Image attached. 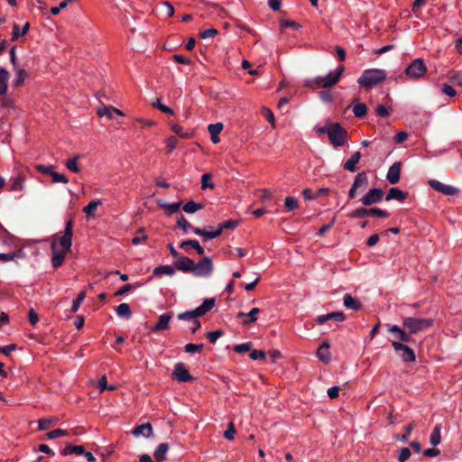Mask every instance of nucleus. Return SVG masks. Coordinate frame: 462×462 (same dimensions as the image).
Segmentation results:
<instances>
[{
    "label": "nucleus",
    "instance_id": "49",
    "mask_svg": "<svg viewBox=\"0 0 462 462\" xmlns=\"http://www.w3.org/2000/svg\"><path fill=\"white\" fill-rule=\"evenodd\" d=\"M202 348H203L202 344L189 343L185 346V352L193 354V353L200 351Z\"/></svg>",
    "mask_w": 462,
    "mask_h": 462
},
{
    "label": "nucleus",
    "instance_id": "16",
    "mask_svg": "<svg viewBox=\"0 0 462 462\" xmlns=\"http://www.w3.org/2000/svg\"><path fill=\"white\" fill-rule=\"evenodd\" d=\"M402 163L394 162L388 170L386 179L391 184H396L400 180Z\"/></svg>",
    "mask_w": 462,
    "mask_h": 462
},
{
    "label": "nucleus",
    "instance_id": "23",
    "mask_svg": "<svg viewBox=\"0 0 462 462\" xmlns=\"http://www.w3.org/2000/svg\"><path fill=\"white\" fill-rule=\"evenodd\" d=\"M343 303L346 308L353 310H359L362 308L361 302L347 293L344 295Z\"/></svg>",
    "mask_w": 462,
    "mask_h": 462
},
{
    "label": "nucleus",
    "instance_id": "59",
    "mask_svg": "<svg viewBox=\"0 0 462 462\" xmlns=\"http://www.w3.org/2000/svg\"><path fill=\"white\" fill-rule=\"evenodd\" d=\"M217 33V31L216 29L210 28V29L202 31L200 32V37L202 39L213 38L216 36Z\"/></svg>",
    "mask_w": 462,
    "mask_h": 462
},
{
    "label": "nucleus",
    "instance_id": "50",
    "mask_svg": "<svg viewBox=\"0 0 462 462\" xmlns=\"http://www.w3.org/2000/svg\"><path fill=\"white\" fill-rule=\"evenodd\" d=\"M411 457V450L408 448H402L398 456L399 462H405Z\"/></svg>",
    "mask_w": 462,
    "mask_h": 462
},
{
    "label": "nucleus",
    "instance_id": "47",
    "mask_svg": "<svg viewBox=\"0 0 462 462\" xmlns=\"http://www.w3.org/2000/svg\"><path fill=\"white\" fill-rule=\"evenodd\" d=\"M413 430V424H409L405 427L406 435H396L395 439L406 443L408 441L409 436L411 435Z\"/></svg>",
    "mask_w": 462,
    "mask_h": 462
},
{
    "label": "nucleus",
    "instance_id": "19",
    "mask_svg": "<svg viewBox=\"0 0 462 462\" xmlns=\"http://www.w3.org/2000/svg\"><path fill=\"white\" fill-rule=\"evenodd\" d=\"M318 358L324 364H328L331 360V355L329 352V344L323 342L317 350Z\"/></svg>",
    "mask_w": 462,
    "mask_h": 462
},
{
    "label": "nucleus",
    "instance_id": "9",
    "mask_svg": "<svg viewBox=\"0 0 462 462\" xmlns=\"http://www.w3.org/2000/svg\"><path fill=\"white\" fill-rule=\"evenodd\" d=\"M392 346L395 352L400 353L403 362H413L415 360L414 351L410 346L396 340H392Z\"/></svg>",
    "mask_w": 462,
    "mask_h": 462
},
{
    "label": "nucleus",
    "instance_id": "28",
    "mask_svg": "<svg viewBox=\"0 0 462 462\" xmlns=\"http://www.w3.org/2000/svg\"><path fill=\"white\" fill-rule=\"evenodd\" d=\"M83 446H72L71 444H67L65 448L60 451V454L63 456L77 454L82 455L84 453Z\"/></svg>",
    "mask_w": 462,
    "mask_h": 462
},
{
    "label": "nucleus",
    "instance_id": "46",
    "mask_svg": "<svg viewBox=\"0 0 462 462\" xmlns=\"http://www.w3.org/2000/svg\"><path fill=\"white\" fill-rule=\"evenodd\" d=\"M285 207L288 211L294 210L298 208V200L292 197H287L284 201Z\"/></svg>",
    "mask_w": 462,
    "mask_h": 462
},
{
    "label": "nucleus",
    "instance_id": "30",
    "mask_svg": "<svg viewBox=\"0 0 462 462\" xmlns=\"http://www.w3.org/2000/svg\"><path fill=\"white\" fill-rule=\"evenodd\" d=\"M169 450V445L167 443H161L154 451V457L158 462H162L165 459V456Z\"/></svg>",
    "mask_w": 462,
    "mask_h": 462
},
{
    "label": "nucleus",
    "instance_id": "51",
    "mask_svg": "<svg viewBox=\"0 0 462 462\" xmlns=\"http://www.w3.org/2000/svg\"><path fill=\"white\" fill-rule=\"evenodd\" d=\"M178 140L175 136H170L166 140L168 152H171L177 147Z\"/></svg>",
    "mask_w": 462,
    "mask_h": 462
},
{
    "label": "nucleus",
    "instance_id": "54",
    "mask_svg": "<svg viewBox=\"0 0 462 462\" xmlns=\"http://www.w3.org/2000/svg\"><path fill=\"white\" fill-rule=\"evenodd\" d=\"M51 178H52V181L55 183H57V182L68 183L69 182L68 178L64 174H61V173H59L56 171H54L52 173Z\"/></svg>",
    "mask_w": 462,
    "mask_h": 462
},
{
    "label": "nucleus",
    "instance_id": "14",
    "mask_svg": "<svg viewBox=\"0 0 462 462\" xmlns=\"http://www.w3.org/2000/svg\"><path fill=\"white\" fill-rule=\"evenodd\" d=\"M194 234L199 236L203 238L204 241L214 239L221 235V228H214L213 226H208V229L202 230L200 228H193Z\"/></svg>",
    "mask_w": 462,
    "mask_h": 462
},
{
    "label": "nucleus",
    "instance_id": "55",
    "mask_svg": "<svg viewBox=\"0 0 462 462\" xmlns=\"http://www.w3.org/2000/svg\"><path fill=\"white\" fill-rule=\"evenodd\" d=\"M267 354L262 350H254L250 353V358L252 360L264 359Z\"/></svg>",
    "mask_w": 462,
    "mask_h": 462
},
{
    "label": "nucleus",
    "instance_id": "56",
    "mask_svg": "<svg viewBox=\"0 0 462 462\" xmlns=\"http://www.w3.org/2000/svg\"><path fill=\"white\" fill-rule=\"evenodd\" d=\"M37 170L42 172V174H48V175H52V173L54 172L53 171V166L52 165H38L37 167Z\"/></svg>",
    "mask_w": 462,
    "mask_h": 462
},
{
    "label": "nucleus",
    "instance_id": "6",
    "mask_svg": "<svg viewBox=\"0 0 462 462\" xmlns=\"http://www.w3.org/2000/svg\"><path fill=\"white\" fill-rule=\"evenodd\" d=\"M214 271V264L210 257L204 256L198 263H193L191 274L200 278H209Z\"/></svg>",
    "mask_w": 462,
    "mask_h": 462
},
{
    "label": "nucleus",
    "instance_id": "17",
    "mask_svg": "<svg viewBox=\"0 0 462 462\" xmlns=\"http://www.w3.org/2000/svg\"><path fill=\"white\" fill-rule=\"evenodd\" d=\"M194 261L186 256H180L174 263V266L184 273L192 272Z\"/></svg>",
    "mask_w": 462,
    "mask_h": 462
},
{
    "label": "nucleus",
    "instance_id": "45",
    "mask_svg": "<svg viewBox=\"0 0 462 462\" xmlns=\"http://www.w3.org/2000/svg\"><path fill=\"white\" fill-rule=\"evenodd\" d=\"M86 298V292L85 291H81L79 295H78V298L73 301L72 303V307H71V311L72 312H77L80 304L83 302V300H85Z\"/></svg>",
    "mask_w": 462,
    "mask_h": 462
},
{
    "label": "nucleus",
    "instance_id": "11",
    "mask_svg": "<svg viewBox=\"0 0 462 462\" xmlns=\"http://www.w3.org/2000/svg\"><path fill=\"white\" fill-rule=\"evenodd\" d=\"M172 378L179 382H189L192 380V376L182 363H177L174 365Z\"/></svg>",
    "mask_w": 462,
    "mask_h": 462
},
{
    "label": "nucleus",
    "instance_id": "22",
    "mask_svg": "<svg viewBox=\"0 0 462 462\" xmlns=\"http://www.w3.org/2000/svg\"><path fill=\"white\" fill-rule=\"evenodd\" d=\"M208 130L210 134L211 141L213 142V143H218L220 142L218 134L223 130V124H211L208 126Z\"/></svg>",
    "mask_w": 462,
    "mask_h": 462
},
{
    "label": "nucleus",
    "instance_id": "15",
    "mask_svg": "<svg viewBox=\"0 0 462 462\" xmlns=\"http://www.w3.org/2000/svg\"><path fill=\"white\" fill-rule=\"evenodd\" d=\"M172 313H163L159 316L158 322L151 328V332L157 333L168 328Z\"/></svg>",
    "mask_w": 462,
    "mask_h": 462
},
{
    "label": "nucleus",
    "instance_id": "8",
    "mask_svg": "<svg viewBox=\"0 0 462 462\" xmlns=\"http://www.w3.org/2000/svg\"><path fill=\"white\" fill-rule=\"evenodd\" d=\"M426 72L427 67L421 59L414 60L405 69V74L411 79L422 78Z\"/></svg>",
    "mask_w": 462,
    "mask_h": 462
},
{
    "label": "nucleus",
    "instance_id": "35",
    "mask_svg": "<svg viewBox=\"0 0 462 462\" xmlns=\"http://www.w3.org/2000/svg\"><path fill=\"white\" fill-rule=\"evenodd\" d=\"M441 427L440 425H436L430 434V442L432 446H438L441 441Z\"/></svg>",
    "mask_w": 462,
    "mask_h": 462
},
{
    "label": "nucleus",
    "instance_id": "3",
    "mask_svg": "<svg viewBox=\"0 0 462 462\" xmlns=\"http://www.w3.org/2000/svg\"><path fill=\"white\" fill-rule=\"evenodd\" d=\"M386 77L387 74L383 69H369L363 72V74L357 79V83L360 85V87L368 89L383 82Z\"/></svg>",
    "mask_w": 462,
    "mask_h": 462
},
{
    "label": "nucleus",
    "instance_id": "2",
    "mask_svg": "<svg viewBox=\"0 0 462 462\" xmlns=\"http://www.w3.org/2000/svg\"><path fill=\"white\" fill-rule=\"evenodd\" d=\"M316 131L327 134L334 148L343 146L348 139L347 131L338 123H327L323 126H317Z\"/></svg>",
    "mask_w": 462,
    "mask_h": 462
},
{
    "label": "nucleus",
    "instance_id": "53",
    "mask_svg": "<svg viewBox=\"0 0 462 462\" xmlns=\"http://www.w3.org/2000/svg\"><path fill=\"white\" fill-rule=\"evenodd\" d=\"M171 130L177 135H179L180 137H182V138H188L189 137V134L184 132L183 128L180 125H177V124L171 125Z\"/></svg>",
    "mask_w": 462,
    "mask_h": 462
},
{
    "label": "nucleus",
    "instance_id": "37",
    "mask_svg": "<svg viewBox=\"0 0 462 462\" xmlns=\"http://www.w3.org/2000/svg\"><path fill=\"white\" fill-rule=\"evenodd\" d=\"M101 204L100 200H92L83 208V212L88 216H93L97 208V207Z\"/></svg>",
    "mask_w": 462,
    "mask_h": 462
},
{
    "label": "nucleus",
    "instance_id": "57",
    "mask_svg": "<svg viewBox=\"0 0 462 462\" xmlns=\"http://www.w3.org/2000/svg\"><path fill=\"white\" fill-rule=\"evenodd\" d=\"M236 434V429L233 424V422H229L227 430L225 431L224 436L226 439L231 440L234 439V436Z\"/></svg>",
    "mask_w": 462,
    "mask_h": 462
},
{
    "label": "nucleus",
    "instance_id": "27",
    "mask_svg": "<svg viewBox=\"0 0 462 462\" xmlns=\"http://www.w3.org/2000/svg\"><path fill=\"white\" fill-rule=\"evenodd\" d=\"M8 79L9 72L4 68H0V96L6 93L8 88Z\"/></svg>",
    "mask_w": 462,
    "mask_h": 462
},
{
    "label": "nucleus",
    "instance_id": "60",
    "mask_svg": "<svg viewBox=\"0 0 462 462\" xmlns=\"http://www.w3.org/2000/svg\"><path fill=\"white\" fill-rule=\"evenodd\" d=\"M222 335L221 330H215L208 333V338L211 343H215Z\"/></svg>",
    "mask_w": 462,
    "mask_h": 462
},
{
    "label": "nucleus",
    "instance_id": "25",
    "mask_svg": "<svg viewBox=\"0 0 462 462\" xmlns=\"http://www.w3.org/2000/svg\"><path fill=\"white\" fill-rule=\"evenodd\" d=\"M188 246H190L192 247V249H195L199 255H203L205 253L204 248L197 240H185L182 241L180 245V247L186 251Z\"/></svg>",
    "mask_w": 462,
    "mask_h": 462
},
{
    "label": "nucleus",
    "instance_id": "40",
    "mask_svg": "<svg viewBox=\"0 0 462 462\" xmlns=\"http://www.w3.org/2000/svg\"><path fill=\"white\" fill-rule=\"evenodd\" d=\"M177 226L180 227L185 233H188L189 230L193 231V226L191 224L183 217L180 216L177 220Z\"/></svg>",
    "mask_w": 462,
    "mask_h": 462
},
{
    "label": "nucleus",
    "instance_id": "36",
    "mask_svg": "<svg viewBox=\"0 0 462 462\" xmlns=\"http://www.w3.org/2000/svg\"><path fill=\"white\" fill-rule=\"evenodd\" d=\"M204 208L203 204L196 203L194 201H189L183 206V210L186 213L192 214L196 211L202 209Z\"/></svg>",
    "mask_w": 462,
    "mask_h": 462
},
{
    "label": "nucleus",
    "instance_id": "20",
    "mask_svg": "<svg viewBox=\"0 0 462 462\" xmlns=\"http://www.w3.org/2000/svg\"><path fill=\"white\" fill-rule=\"evenodd\" d=\"M152 425L150 423L141 424V425L137 426L133 430V434L135 437L148 438V437H150L152 435Z\"/></svg>",
    "mask_w": 462,
    "mask_h": 462
},
{
    "label": "nucleus",
    "instance_id": "33",
    "mask_svg": "<svg viewBox=\"0 0 462 462\" xmlns=\"http://www.w3.org/2000/svg\"><path fill=\"white\" fill-rule=\"evenodd\" d=\"M116 312L121 318L129 319L132 315L130 306L127 303L119 304L116 309Z\"/></svg>",
    "mask_w": 462,
    "mask_h": 462
},
{
    "label": "nucleus",
    "instance_id": "39",
    "mask_svg": "<svg viewBox=\"0 0 462 462\" xmlns=\"http://www.w3.org/2000/svg\"><path fill=\"white\" fill-rule=\"evenodd\" d=\"M79 156H74L69 160L66 161L65 166L67 169L72 172H79L80 171V168L78 164Z\"/></svg>",
    "mask_w": 462,
    "mask_h": 462
},
{
    "label": "nucleus",
    "instance_id": "12",
    "mask_svg": "<svg viewBox=\"0 0 462 462\" xmlns=\"http://www.w3.org/2000/svg\"><path fill=\"white\" fill-rule=\"evenodd\" d=\"M429 185L435 190L448 196H453L457 191V189L455 187L442 183L436 180H429Z\"/></svg>",
    "mask_w": 462,
    "mask_h": 462
},
{
    "label": "nucleus",
    "instance_id": "44",
    "mask_svg": "<svg viewBox=\"0 0 462 462\" xmlns=\"http://www.w3.org/2000/svg\"><path fill=\"white\" fill-rule=\"evenodd\" d=\"M152 106L159 109L160 111L165 113V114H169V115H173L174 112L171 108H170L169 106L163 105L162 103H161L160 99H157L156 101H154L152 103Z\"/></svg>",
    "mask_w": 462,
    "mask_h": 462
},
{
    "label": "nucleus",
    "instance_id": "64",
    "mask_svg": "<svg viewBox=\"0 0 462 462\" xmlns=\"http://www.w3.org/2000/svg\"><path fill=\"white\" fill-rule=\"evenodd\" d=\"M450 80L454 84L462 87V73H455L450 77Z\"/></svg>",
    "mask_w": 462,
    "mask_h": 462
},
{
    "label": "nucleus",
    "instance_id": "32",
    "mask_svg": "<svg viewBox=\"0 0 462 462\" xmlns=\"http://www.w3.org/2000/svg\"><path fill=\"white\" fill-rule=\"evenodd\" d=\"M115 106H103L99 107L97 111V114L99 117L106 116L108 119H112L114 117Z\"/></svg>",
    "mask_w": 462,
    "mask_h": 462
},
{
    "label": "nucleus",
    "instance_id": "4",
    "mask_svg": "<svg viewBox=\"0 0 462 462\" xmlns=\"http://www.w3.org/2000/svg\"><path fill=\"white\" fill-rule=\"evenodd\" d=\"M402 324L403 327L408 329V333L411 336L431 327L433 324V319L407 317L403 319Z\"/></svg>",
    "mask_w": 462,
    "mask_h": 462
},
{
    "label": "nucleus",
    "instance_id": "5",
    "mask_svg": "<svg viewBox=\"0 0 462 462\" xmlns=\"http://www.w3.org/2000/svg\"><path fill=\"white\" fill-rule=\"evenodd\" d=\"M215 306L214 299H206L203 303L197 307L196 309L186 311L183 313H180L178 315L179 319H188V320H197L198 317L205 315L208 311H209Z\"/></svg>",
    "mask_w": 462,
    "mask_h": 462
},
{
    "label": "nucleus",
    "instance_id": "13",
    "mask_svg": "<svg viewBox=\"0 0 462 462\" xmlns=\"http://www.w3.org/2000/svg\"><path fill=\"white\" fill-rule=\"evenodd\" d=\"M388 332L391 333L396 341H399L401 343L402 342H410L411 341V336L408 332H406L404 329L400 328L397 325H387Z\"/></svg>",
    "mask_w": 462,
    "mask_h": 462
},
{
    "label": "nucleus",
    "instance_id": "52",
    "mask_svg": "<svg viewBox=\"0 0 462 462\" xmlns=\"http://www.w3.org/2000/svg\"><path fill=\"white\" fill-rule=\"evenodd\" d=\"M370 216L384 218V217H389V213L385 210L374 208H370Z\"/></svg>",
    "mask_w": 462,
    "mask_h": 462
},
{
    "label": "nucleus",
    "instance_id": "34",
    "mask_svg": "<svg viewBox=\"0 0 462 462\" xmlns=\"http://www.w3.org/2000/svg\"><path fill=\"white\" fill-rule=\"evenodd\" d=\"M14 69L15 71V79H14V85L15 87H18L24 82L27 77V72L23 69L18 67H14Z\"/></svg>",
    "mask_w": 462,
    "mask_h": 462
},
{
    "label": "nucleus",
    "instance_id": "43",
    "mask_svg": "<svg viewBox=\"0 0 462 462\" xmlns=\"http://www.w3.org/2000/svg\"><path fill=\"white\" fill-rule=\"evenodd\" d=\"M68 436V432L65 430L57 429L47 433V437L50 439H54L60 437Z\"/></svg>",
    "mask_w": 462,
    "mask_h": 462
},
{
    "label": "nucleus",
    "instance_id": "24",
    "mask_svg": "<svg viewBox=\"0 0 462 462\" xmlns=\"http://www.w3.org/2000/svg\"><path fill=\"white\" fill-rule=\"evenodd\" d=\"M352 110L356 117L361 118L367 113L366 105L355 99L352 103Z\"/></svg>",
    "mask_w": 462,
    "mask_h": 462
},
{
    "label": "nucleus",
    "instance_id": "10",
    "mask_svg": "<svg viewBox=\"0 0 462 462\" xmlns=\"http://www.w3.org/2000/svg\"><path fill=\"white\" fill-rule=\"evenodd\" d=\"M383 197V192L381 189L373 188L370 189L365 195L361 199V202L364 206H370L373 204L379 203Z\"/></svg>",
    "mask_w": 462,
    "mask_h": 462
},
{
    "label": "nucleus",
    "instance_id": "48",
    "mask_svg": "<svg viewBox=\"0 0 462 462\" xmlns=\"http://www.w3.org/2000/svg\"><path fill=\"white\" fill-rule=\"evenodd\" d=\"M170 215L174 214L179 211L180 208V203H169V204H163L162 205Z\"/></svg>",
    "mask_w": 462,
    "mask_h": 462
},
{
    "label": "nucleus",
    "instance_id": "21",
    "mask_svg": "<svg viewBox=\"0 0 462 462\" xmlns=\"http://www.w3.org/2000/svg\"><path fill=\"white\" fill-rule=\"evenodd\" d=\"M361 159L360 152H354L351 157L345 162L344 169L350 171L355 172L356 171V165L359 162Z\"/></svg>",
    "mask_w": 462,
    "mask_h": 462
},
{
    "label": "nucleus",
    "instance_id": "58",
    "mask_svg": "<svg viewBox=\"0 0 462 462\" xmlns=\"http://www.w3.org/2000/svg\"><path fill=\"white\" fill-rule=\"evenodd\" d=\"M441 91L443 94L447 95L448 97H453L457 95L456 90L449 85H443L441 88Z\"/></svg>",
    "mask_w": 462,
    "mask_h": 462
},
{
    "label": "nucleus",
    "instance_id": "62",
    "mask_svg": "<svg viewBox=\"0 0 462 462\" xmlns=\"http://www.w3.org/2000/svg\"><path fill=\"white\" fill-rule=\"evenodd\" d=\"M281 26L282 28H291L293 30H297L300 28V25L294 22V21H291V20H284L281 23Z\"/></svg>",
    "mask_w": 462,
    "mask_h": 462
},
{
    "label": "nucleus",
    "instance_id": "41",
    "mask_svg": "<svg viewBox=\"0 0 462 462\" xmlns=\"http://www.w3.org/2000/svg\"><path fill=\"white\" fill-rule=\"evenodd\" d=\"M367 216H370V208H358L350 214V217L354 218H362Z\"/></svg>",
    "mask_w": 462,
    "mask_h": 462
},
{
    "label": "nucleus",
    "instance_id": "38",
    "mask_svg": "<svg viewBox=\"0 0 462 462\" xmlns=\"http://www.w3.org/2000/svg\"><path fill=\"white\" fill-rule=\"evenodd\" d=\"M10 189L13 191L21 190L23 188V178L18 175L11 179Z\"/></svg>",
    "mask_w": 462,
    "mask_h": 462
},
{
    "label": "nucleus",
    "instance_id": "63",
    "mask_svg": "<svg viewBox=\"0 0 462 462\" xmlns=\"http://www.w3.org/2000/svg\"><path fill=\"white\" fill-rule=\"evenodd\" d=\"M51 422L52 421L50 419H45V418L40 419L38 420L39 430H47L51 426Z\"/></svg>",
    "mask_w": 462,
    "mask_h": 462
},
{
    "label": "nucleus",
    "instance_id": "61",
    "mask_svg": "<svg viewBox=\"0 0 462 462\" xmlns=\"http://www.w3.org/2000/svg\"><path fill=\"white\" fill-rule=\"evenodd\" d=\"M250 348H251V345L249 343H243V344L236 345L234 349L236 353L243 354V353L249 351Z\"/></svg>",
    "mask_w": 462,
    "mask_h": 462
},
{
    "label": "nucleus",
    "instance_id": "26",
    "mask_svg": "<svg viewBox=\"0 0 462 462\" xmlns=\"http://www.w3.org/2000/svg\"><path fill=\"white\" fill-rule=\"evenodd\" d=\"M405 199L406 194L398 188H391L385 198L387 201L395 199L401 202L403 201Z\"/></svg>",
    "mask_w": 462,
    "mask_h": 462
},
{
    "label": "nucleus",
    "instance_id": "7",
    "mask_svg": "<svg viewBox=\"0 0 462 462\" xmlns=\"http://www.w3.org/2000/svg\"><path fill=\"white\" fill-rule=\"evenodd\" d=\"M343 71H344V67L340 66L337 68L336 72L329 71L324 77H321V76L316 77L314 79V83L317 85L318 88H323L334 86L338 82Z\"/></svg>",
    "mask_w": 462,
    "mask_h": 462
},
{
    "label": "nucleus",
    "instance_id": "29",
    "mask_svg": "<svg viewBox=\"0 0 462 462\" xmlns=\"http://www.w3.org/2000/svg\"><path fill=\"white\" fill-rule=\"evenodd\" d=\"M153 275L159 276V275H169L172 276L175 273V269L171 265H162L155 267L152 271Z\"/></svg>",
    "mask_w": 462,
    "mask_h": 462
},
{
    "label": "nucleus",
    "instance_id": "42",
    "mask_svg": "<svg viewBox=\"0 0 462 462\" xmlns=\"http://www.w3.org/2000/svg\"><path fill=\"white\" fill-rule=\"evenodd\" d=\"M211 174L210 173H205L202 175L201 178V189H213L215 187L214 183L210 181Z\"/></svg>",
    "mask_w": 462,
    "mask_h": 462
},
{
    "label": "nucleus",
    "instance_id": "1",
    "mask_svg": "<svg viewBox=\"0 0 462 462\" xmlns=\"http://www.w3.org/2000/svg\"><path fill=\"white\" fill-rule=\"evenodd\" d=\"M73 236V223L69 219L66 222L62 232L51 237V265L59 268L62 265L67 254L70 251Z\"/></svg>",
    "mask_w": 462,
    "mask_h": 462
},
{
    "label": "nucleus",
    "instance_id": "18",
    "mask_svg": "<svg viewBox=\"0 0 462 462\" xmlns=\"http://www.w3.org/2000/svg\"><path fill=\"white\" fill-rule=\"evenodd\" d=\"M259 312H260L259 308H254L248 313L238 312L237 318L243 319V325L248 326L251 323L257 320V315L259 314Z\"/></svg>",
    "mask_w": 462,
    "mask_h": 462
},
{
    "label": "nucleus",
    "instance_id": "31",
    "mask_svg": "<svg viewBox=\"0 0 462 462\" xmlns=\"http://www.w3.org/2000/svg\"><path fill=\"white\" fill-rule=\"evenodd\" d=\"M368 179L365 172L362 171L356 174L353 182L354 188L365 189L367 186Z\"/></svg>",
    "mask_w": 462,
    "mask_h": 462
}]
</instances>
